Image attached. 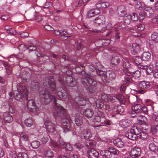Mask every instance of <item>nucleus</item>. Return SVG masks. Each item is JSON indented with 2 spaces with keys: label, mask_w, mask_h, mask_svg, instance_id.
Here are the masks:
<instances>
[{
  "label": "nucleus",
  "mask_w": 158,
  "mask_h": 158,
  "mask_svg": "<svg viewBox=\"0 0 158 158\" xmlns=\"http://www.w3.org/2000/svg\"><path fill=\"white\" fill-rule=\"evenodd\" d=\"M84 64H79V67L76 68V71L79 70V68L81 70V73L83 76L81 79V84L87 89L90 93H93L94 91V87L97 85L96 81L94 80L92 77L88 75L83 70L85 69Z\"/></svg>",
  "instance_id": "1"
},
{
  "label": "nucleus",
  "mask_w": 158,
  "mask_h": 158,
  "mask_svg": "<svg viewBox=\"0 0 158 158\" xmlns=\"http://www.w3.org/2000/svg\"><path fill=\"white\" fill-rule=\"evenodd\" d=\"M53 114L55 118L62 120V126L64 129V132L66 133L69 131V129L71 127V120L63 107H61L59 110H54Z\"/></svg>",
  "instance_id": "2"
},
{
  "label": "nucleus",
  "mask_w": 158,
  "mask_h": 158,
  "mask_svg": "<svg viewBox=\"0 0 158 158\" xmlns=\"http://www.w3.org/2000/svg\"><path fill=\"white\" fill-rule=\"evenodd\" d=\"M39 95L42 103L44 105L48 104L52 101H53L54 104L52 109L53 114L54 110H59L61 107H62L58 103L59 100L47 90H42L40 91Z\"/></svg>",
  "instance_id": "3"
},
{
  "label": "nucleus",
  "mask_w": 158,
  "mask_h": 158,
  "mask_svg": "<svg viewBox=\"0 0 158 158\" xmlns=\"http://www.w3.org/2000/svg\"><path fill=\"white\" fill-rule=\"evenodd\" d=\"M95 66L97 73L101 77L102 80H105L106 82H109L115 78L116 74L114 72L109 71L105 72L101 70V69L102 67L99 63H97Z\"/></svg>",
  "instance_id": "4"
},
{
  "label": "nucleus",
  "mask_w": 158,
  "mask_h": 158,
  "mask_svg": "<svg viewBox=\"0 0 158 158\" xmlns=\"http://www.w3.org/2000/svg\"><path fill=\"white\" fill-rule=\"evenodd\" d=\"M10 100H12L13 97L17 100H21L23 97H27L28 95V92L27 88L24 86H19L17 90L14 91L13 93L10 92L9 94Z\"/></svg>",
  "instance_id": "5"
},
{
  "label": "nucleus",
  "mask_w": 158,
  "mask_h": 158,
  "mask_svg": "<svg viewBox=\"0 0 158 158\" xmlns=\"http://www.w3.org/2000/svg\"><path fill=\"white\" fill-rule=\"evenodd\" d=\"M88 99L81 96H78L75 98L74 101L72 102L70 99V98L68 97V102L71 103L74 107H78L79 105L84 106L86 104Z\"/></svg>",
  "instance_id": "6"
},
{
  "label": "nucleus",
  "mask_w": 158,
  "mask_h": 158,
  "mask_svg": "<svg viewBox=\"0 0 158 158\" xmlns=\"http://www.w3.org/2000/svg\"><path fill=\"white\" fill-rule=\"evenodd\" d=\"M138 85L139 89L137 92L140 94H144L151 87L150 83L146 81H139Z\"/></svg>",
  "instance_id": "7"
},
{
  "label": "nucleus",
  "mask_w": 158,
  "mask_h": 158,
  "mask_svg": "<svg viewBox=\"0 0 158 158\" xmlns=\"http://www.w3.org/2000/svg\"><path fill=\"white\" fill-rule=\"evenodd\" d=\"M43 84L46 87L47 89L51 91H54L56 88L55 81L52 77L44 80Z\"/></svg>",
  "instance_id": "8"
},
{
  "label": "nucleus",
  "mask_w": 158,
  "mask_h": 158,
  "mask_svg": "<svg viewBox=\"0 0 158 158\" xmlns=\"http://www.w3.org/2000/svg\"><path fill=\"white\" fill-rule=\"evenodd\" d=\"M76 131L80 134V137L82 139H89L92 136V134L90 129L83 130L82 128L80 127L78 129H77Z\"/></svg>",
  "instance_id": "9"
},
{
  "label": "nucleus",
  "mask_w": 158,
  "mask_h": 158,
  "mask_svg": "<svg viewBox=\"0 0 158 158\" xmlns=\"http://www.w3.org/2000/svg\"><path fill=\"white\" fill-rule=\"evenodd\" d=\"M58 80L62 85H64L65 82L68 85L71 87L74 86L76 84L75 79L71 76L66 77L65 79V81L64 78L60 77H59Z\"/></svg>",
  "instance_id": "10"
},
{
  "label": "nucleus",
  "mask_w": 158,
  "mask_h": 158,
  "mask_svg": "<svg viewBox=\"0 0 158 158\" xmlns=\"http://www.w3.org/2000/svg\"><path fill=\"white\" fill-rule=\"evenodd\" d=\"M101 98L102 101L106 102H114L116 101L115 97H111L110 95L103 93L101 94Z\"/></svg>",
  "instance_id": "11"
},
{
  "label": "nucleus",
  "mask_w": 158,
  "mask_h": 158,
  "mask_svg": "<svg viewBox=\"0 0 158 158\" xmlns=\"http://www.w3.org/2000/svg\"><path fill=\"white\" fill-rule=\"evenodd\" d=\"M44 124L45 128L48 132L53 133L55 131L56 126L51 121L47 120Z\"/></svg>",
  "instance_id": "12"
},
{
  "label": "nucleus",
  "mask_w": 158,
  "mask_h": 158,
  "mask_svg": "<svg viewBox=\"0 0 158 158\" xmlns=\"http://www.w3.org/2000/svg\"><path fill=\"white\" fill-rule=\"evenodd\" d=\"M135 9L138 10H151L152 9L151 7L146 6L143 2L141 1L135 2Z\"/></svg>",
  "instance_id": "13"
},
{
  "label": "nucleus",
  "mask_w": 158,
  "mask_h": 158,
  "mask_svg": "<svg viewBox=\"0 0 158 158\" xmlns=\"http://www.w3.org/2000/svg\"><path fill=\"white\" fill-rule=\"evenodd\" d=\"M141 153V150L139 147L133 148L130 152V156L132 158H136L139 156Z\"/></svg>",
  "instance_id": "14"
},
{
  "label": "nucleus",
  "mask_w": 158,
  "mask_h": 158,
  "mask_svg": "<svg viewBox=\"0 0 158 158\" xmlns=\"http://www.w3.org/2000/svg\"><path fill=\"white\" fill-rule=\"evenodd\" d=\"M93 22L95 25L102 26L105 23V17L103 15H100L94 19Z\"/></svg>",
  "instance_id": "15"
},
{
  "label": "nucleus",
  "mask_w": 158,
  "mask_h": 158,
  "mask_svg": "<svg viewBox=\"0 0 158 158\" xmlns=\"http://www.w3.org/2000/svg\"><path fill=\"white\" fill-rule=\"evenodd\" d=\"M57 93L58 97L61 99L66 98L67 96V93L62 87H59L57 89Z\"/></svg>",
  "instance_id": "16"
},
{
  "label": "nucleus",
  "mask_w": 158,
  "mask_h": 158,
  "mask_svg": "<svg viewBox=\"0 0 158 158\" xmlns=\"http://www.w3.org/2000/svg\"><path fill=\"white\" fill-rule=\"evenodd\" d=\"M27 108L31 112H34L36 110V106L33 100L29 99L28 100Z\"/></svg>",
  "instance_id": "17"
},
{
  "label": "nucleus",
  "mask_w": 158,
  "mask_h": 158,
  "mask_svg": "<svg viewBox=\"0 0 158 158\" xmlns=\"http://www.w3.org/2000/svg\"><path fill=\"white\" fill-rule=\"evenodd\" d=\"M130 64L128 61H124L123 63V72L128 75H131L132 73L131 69L130 68Z\"/></svg>",
  "instance_id": "18"
},
{
  "label": "nucleus",
  "mask_w": 158,
  "mask_h": 158,
  "mask_svg": "<svg viewBox=\"0 0 158 158\" xmlns=\"http://www.w3.org/2000/svg\"><path fill=\"white\" fill-rule=\"evenodd\" d=\"M87 155L89 158H97L99 155V154L94 149L91 148L89 149L87 151Z\"/></svg>",
  "instance_id": "19"
},
{
  "label": "nucleus",
  "mask_w": 158,
  "mask_h": 158,
  "mask_svg": "<svg viewBox=\"0 0 158 158\" xmlns=\"http://www.w3.org/2000/svg\"><path fill=\"white\" fill-rule=\"evenodd\" d=\"M3 118L4 122L6 123H10L13 121L12 116L7 112L4 113L3 115Z\"/></svg>",
  "instance_id": "20"
},
{
  "label": "nucleus",
  "mask_w": 158,
  "mask_h": 158,
  "mask_svg": "<svg viewBox=\"0 0 158 158\" xmlns=\"http://www.w3.org/2000/svg\"><path fill=\"white\" fill-rule=\"evenodd\" d=\"M109 6V4L107 2H100L97 3L96 4V9H103L107 8Z\"/></svg>",
  "instance_id": "21"
},
{
  "label": "nucleus",
  "mask_w": 158,
  "mask_h": 158,
  "mask_svg": "<svg viewBox=\"0 0 158 158\" xmlns=\"http://www.w3.org/2000/svg\"><path fill=\"white\" fill-rule=\"evenodd\" d=\"M141 108H142V106L139 104H136L132 106H131L132 110L135 112L134 115H133L132 116H135L137 115V113L141 112L142 110Z\"/></svg>",
  "instance_id": "22"
},
{
  "label": "nucleus",
  "mask_w": 158,
  "mask_h": 158,
  "mask_svg": "<svg viewBox=\"0 0 158 158\" xmlns=\"http://www.w3.org/2000/svg\"><path fill=\"white\" fill-rule=\"evenodd\" d=\"M138 123L142 125H146L148 122V120L146 117L144 116L140 115L137 118Z\"/></svg>",
  "instance_id": "23"
},
{
  "label": "nucleus",
  "mask_w": 158,
  "mask_h": 158,
  "mask_svg": "<svg viewBox=\"0 0 158 158\" xmlns=\"http://www.w3.org/2000/svg\"><path fill=\"white\" fill-rule=\"evenodd\" d=\"M126 136L129 139L132 140H136L137 139V135H136L132 129H131L130 131L126 133Z\"/></svg>",
  "instance_id": "24"
},
{
  "label": "nucleus",
  "mask_w": 158,
  "mask_h": 158,
  "mask_svg": "<svg viewBox=\"0 0 158 158\" xmlns=\"http://www.w3.org/2000/svg\"><path fill=\"white\" fill-rule=\"evenodd\" d=\"M113 112L115 114H119L124 111L123 107L120 105H115L112 109Z\"/></svg>",
  "instance_id": "25"
},
{
  "label": "nucleus",
  "mask_w": 158,
  "mask_h": 158,
  "mask_svg": "<svg viewBox=\"0 0 158 158\" xmlns=\"http://www.w3.org/2000/svg\"><path fill=\"white\" fill-rule=\"evenodd\" d=\"M131 53L133 55L136 54L140 51V47L137 44H133L131 46Z\"/></svg>",
  "instance_id": "26"
},
{
  "label": "nucleus",
  "mask_w": 158,
  "mask_h": 158,
  "mask_svg": "<svg viewBox=\"0 0 158 158\" xmlns=\"http://www.w3.org/2000/svg\"><path fill=\"white\" fill-rule=\"evenodd\" d=\"M92 105L95 107V108L97 107L98 109L101 110L103 108L104 106V104L101 102L100 100L98 99H97L96 100L92 102Z\"/></svg>",
  "instance_id": "27"
},
{
  "label": "nucleus",
  "mask_w": 158,
  "mask_h": 158,
  "mask_svg": "<svg viewBox=\"0 0 158 158\" xmlns=\"http://www.w3.org/2000/svg\"><path fill=\"white\" fill-rule=\"evenodd\" d=\"M75 121L76 125L80 127L83 124L82 118L78 114H76L75 115Z\"/></svg>",
  "instance_id": "28"
},
{
  "label": "nucleus",
  "mask_w": 158,
  "mask_h": 158,
  "mask_svg": "<svg viewBox=\"0 0 158 158\" xmlns=\"http://www.w3.org/2000/svg\"><path fill=\"white\" fill-rule=\"evenodd\" d=\"M19 48L20 49L22 48V50L23 51H25L27 49H28L30 51L35 50L36 49L35 47L34 46L31 45L27 46L24 44H21L19 45Z\"/></svg>",
  "instance_id": "29"
},
{
  "label": "nucleus",
  "mask_w": 158,
  "mask_h": 158,
  "mask_svg": "<svg viewBox=\"0 0 158 158\" xmlns=\"http://www.w3.org/2000/svg\"><path fill=\"white\" fill-rule=\"evenodd\" d=\"M114 145L119 148H123L124 146V143L123 142L119 139H115L113 141Z\"/></svg>",
  "instance_id": "30"
},
{
  "label": "nucleus",
  "mask_w": 158,
  "mask_h": 158,
  "mask_svg": "<svg viewBox=\"0 0 158 158\" xmlns=\"http://www.w3.org/2000/svg\"><path fill=\"white\" fill-rule=\"evenodd\" d=\"M110 62L112 64L117 65L120 62V59L119 57L116 55H113L110 60Z\"/></svg>",
  "instance_id": "31"
},
{
  "label": "nucleus",
  "mask_w": 158,
  "mask_h": 158,
  "mask_svg": "<svg viewBox=\"0 0 158 158\" xmlns=\"http://www.w3.org/2000/svg\"><path fill=\"white\" fill-rule=\"evenodd\" d=\"M93 114L94 111L91 109H87L83 112V115L88 118H91Z\"/></svg>",
  "instance_id": "32"
},
{
  "label": "nucleus",
  "mask_w": 158,
  "mask_h": 158,
  "mask_svg": "<svg viewBox=\"0 0 158 158\" xmlns=\"http://www.w3.org/2000/svg\"><path fill=\"white\" fill-rule=\"evenodd\" d=\"M119 124L122 127L125 128L129 126L131 123L127 120L124 119L121 121L119 123Z\"/></svg>",
  "instance_id": "33"
},
{
  "label": "nucleus",
  "mask_w": 158,
  "mask_h": 158,
  "mask_svg": "<svg viewBox=\"0 0 158 158\" xmlns=\"http://www.w3.org/2000/svg\"><path fill=\"white\" fill-rule=\"evenodd\" d=\"M142 60V59L141 58V57H140L138 56H135L133 58L132 62L138 66V65H139L141 64H143Z\"/></svg>",
  "instance_id": "34"
},
{
  "label": "nucleus",
  "mask_w": 158,
  "mask_h": 158,
  "mask_svg": "<svg viewBox=\"0 0 158 158\" xmlns=\"http://www.w3.org/2000/svg\"><path fill=\"white\" fill-rule=\"evenodd\" d=\"M151 57V54L148 52H143L141 56V58L144 61H148Z\"/></svg>",
  "instance_id": "35"
},
{
  "label": "nucleus",
  "mask_w": 158,
  "mask_h": 158,
  "mask_svg": "<svg viewBox=\"0 0 158 158\" xmlns=\"http://www.w3.org/2000/svg\"><path fill=\"white\" fill-rule=\"evenodd\" d=\"M100 154L103 158H110L111 156V154L108 150H102L100 152Z\"/></svg>",
  "instance_id": "36"
},
{
  "label": "nucleus",
  "mask_w": 158,
  "mask_h": 158,
  "mask_svg": "<svg viewBox=\"0 0 158 158\" xmlns=\"http://www.w3.org/2000/svg\"><path fill=\"white\" fill-rule=\"evenodd\" d=\"M124 78L122 81L123 84H125L127 83L130 82L131 81V75H128L126 73H124Z\"/></svg>",
  "instance_id": "37"
},
{
  "label": "nucleus",
  "mask_w": 158,
  "mask_h": 158,
  "mask_svg": "<svg viewBox=\"0 0 158 158\" xmlns=\"http://www.w3.org/2000/svg\"><path fill=\"white\" fill-rule=\"evenodd\" d=\"M20 139L24 141L28 140L29 137L28 135L24 132H20L19 133Z\"/></svg>",
  "instance_id": "38"
},
{
  "label": "nucleus",
  "mask_w": 158,
  "mask_h": 158,
  "mask_svg": "<svg viewBox=\"0 0 158 158\" xmlns=\"http://www.w3.org/2000/svg\"><path fill=\"white\" fill-rule=\"evenodd\" d=\"M116 99H117L120 102L121 104H124L126 102V99L124 96L123 95L119 94L117 95L116 96V97H115Z\"/></svg>",
  "instance_id": "39"
},
{
  "label": "nucleus",
  "mask_w": 158,
  "mask_h": 158,
  "mask_svg": "<svg viewBox=\"0 0 158 158\" xmlns=\"http://www.w3.org/2000/svg\"><path fill=\"white\" fill-rule=\"evenodd\" d=\"M122 16L126 17L129 19H131L134 20L137 19V15L134 13H133L131 15L126 14L124 15H122Z\"/></svg>",
  "instance_id": "40"
},
{
  "label": "nucleus",
  "mask_w": 158,
  "mask_h": 158,
  "mask_svg": "<svg viewBox=\"0 0 158 158\" xmlns=\"http://www.w3.org/2000/svg\"><path fill=\"white\" fill-rule=\"evenodd\" d=\"M96 12L94 10H88L86 13V16L88 18H91L95 15H97L99 13L100 10H97Z\"/></svg>",
  "instance_id": "41"
},
{
  "label": "nucleus",
  "mask_w": 158,
  "mask_h": 158,
  "mask_svg": "<svg viewBox=\"0 0 158 158\" xmlns=\"http://www.w3.org/2000/svg\"><path fill=\"white\" fill-rule=\"evenodd\" d=\"M129 102L132 105V106L136 104L137 102V97L135 95H132L129 98Z\"/></svg>",
  "instance_id": "42"
},
{
  "label": "nucleus",
  "mask_w": 158,
  "mask_h": 158,
  "mask_svg": "<svg viewBox=\"0 0 158 158\" xmlns=\"http://www.w3.org/2000/svg\"><path fill=\"white\" fill-rule=\"evenodd\" d=\"M61 39L63 40H66L68 37L71 36L70 35L65 31H62L61 33Z\"/></svg>",
  "instance_id": "43"
},
{
  "label": "nucleus",
  "mask_w": 158,
  "mask_h": 158,
  "mask_svg": "<svg viewBox=\"0 0 158 158\" xmlns=\"http://www.w3.org/2000/svg\"><path fill=\"white\" fill-rule=\"evenodd\" d=\"M139 139L145 140L148 138V133L144 131H142L139 135H138Z\"/></svg>",
  "instance_id": "44"
},
{
  "label": "nucleus",
  "mask_w": 158,
  "mask_h": 158,
  "mask_svg": "<svg viewBox=\"0 0 158 158\" xmlns=\"http://www.w3.org/2000/svg\"><path fill=\"white\" fill-rule=\"evenodd\" d=\"M151 133L153 135L158 134V125L152 126Z\"/></svg>",
  "instance_id": "45"
},
{
  "label": "nucleus",
  "mask_w": 158,
  "mask_h": 158,
  "mask_svg": "<svg viewBox=\"0 0 158 158\" xmlns=\"http://www.w3.org/2000/svg\"><path fill=\"white\" fill-rule=\"evenodd\" d=\"M24 123L27 126L30 127L33 124V121L31 118H29L25 120Z\"/></svg>",
  "instance_id": "46"
},
{
  "label": "nucleus",
  "mask_w": 158,
  "mask_h": 158,
  "mask_svg": "<svg viewBox=\"0 0 158 158\" xmlns=\"http://www.w3.org/2000/svg\"><path fill=\"white\" fill-rule=\"evenodd\" d=\"M149 148L150 151L156 152V151H157L158 147L154 143H152L149 144Z\"/></svg>",
  "instance_id": "47"
},
{
  "label": "nucleus",
  "mask_w": 158,
  "mask_h": 158,
  "mask_svg": "<svg viewBox=\"0 0 158 158\" xmlns=\"http://www.w3.org/2000/svg\"><path fill=\"white\" fill-rule=\"evenodd\" d=\"M131 129L136 135H139V134H140L142 132L141 129L138 127H134ZM138 136H137V138H138Z\"/></svg>",
  "instance_id": "48"
},
{
  "label": "nucleus",
  "mask_w": 158,
  "mask_h": 158,
  "mask_svg": "<svg viewBox=\"0 0 158 158\" xmlns=\"http://www.w3.org/2000/svg\"><path fill=\"white\" fill-rule=\"evenodd\" d=\"M131 72L132 73L131 74V75H132L133 77L135 79L138 78L140 76V73L139 70H136L135 71H133L131 70Z\"/></svg>",
  "instance_id": "49"
},
{
  "label": "nucleus",
  "mask_w": 158,
  "mask_h": 158,
  "mask_svg": "<svg viewBox=\"0 0 158 158\" xmlns=\"http://www.w3.org/2000/svg\"><path fill=\"white\" fill-rule=\"evenodd\" d=\"M46 134H45L41 138V141L43 144H45L48 140L49 136L46 132Z\"/></svg>",
  "instance_id": "50"
},
{
  "label": "nucleus",
  "mask_w": 158,
  "mask_h": 158,
  "mask_svg": "<svg viewBox=\"0 0 158 158\" xmlns=\"http://www.w3.org/2000/svg\"><path fill=\"white\" fill-rule=\"evenodd\" d=\"M40 145V143L38 141H34L31 143L32 147L35 149L37 148Z\"/></svg>",
  "instance_id": "51"
},
{
  "label": "nucleus",
  "mask_w": 158,
  "mask_h": 158,
  "mask_svg": "<svg viewBox=\"0 0 158 158\" xmlns=\"http://www.w3.org/2000/svg\"><path fill=\"white\" fill-rule=\"evenodd\" d=\"M151 38L152 40L156 42H158V33L154 32L152 35Z\"/></svg>",
  "instance_id": "52"
},
{
  "label": "nucleus",
  "mask_w": 158,
  "mask_h": 158,
  "mask_svg": "<svg viewBox=\"0 0 158 158\" xmlns=\"http://www.w3.org/2000/svg\"><path fill=\"white\" fill-rule=\"evenodd\" d=\"M108 149L111 154L112 153L114 155H118L119 154V151L113 147H110Z\"/></svg>",
  "instance_id": "53"
},
{
  "label": "nucleus",
  "mask_w": 158,
  "mask_h": 158,
  "mask_svg": "<svg viewBox=\"0 0 158 158\" xmlns=\"http://www.w3.org/2000/svg\"><path fill=\"white\" fill-rule=\"evenodd\" d=\"M31 87L33 89H37L39 88V84L35 81H32L31 83Z\"/></svg>",
  "instance_id": "54"
},
{
  "label": "nucleus",
  "mask_w": 158,
  "mask_h": 158,
  "mask_svg": "<svg viewBox=\"0 0 158 158\" xmlns=\"http://www.w3.org/2000/svg\"><path fill=\"white\" fill-rule=\"evenodd\" d=\"M98 116L96 117L95 118V119H97V122L101 121V117H104L105 115L101 111H98Z\"/></svg>",
  "instance_id": "55"
},
{
  "label": "nucleus",
  "mask_w": 158,
  "mask_h": 158,
  "mask_svg": "<svg viewBox=\"0 0 158 158\" xmlns=\"http://www.w3.org/2000/svg\"><path fill=\"white\" fill-rule=\"evenodd\" d=\"M45 156L48 158H52L53 156V153L52 151L50 150H47L46 152Z\"/></svg>",
  "instance_id": "56"
},
{
  "label": "nucleus",
  "mask_w": 158,
  "mask_h": 158,
  "mask_svg": "<svg viewBox=\"0 0 158 158\" xmlns=\"http://www.w3.org/2000/svg\"><path fill=\"white\" fill-rule=\"evenodd\" d=\"M153 71V67L152 65H149L147 66V68L146 70V73L147 74H149L150 73H152Z\"/></svg>",
  "instance_id": "57"
},
{
  "label": "nucleus",
  "mask_w": 158,
  "mask_h": 158,
  "mask_svg": "<svg viewBox=\"0 0 158 158\" xmlns=\"http://www.w3.org/2000/svg\"><path fill=\"white\" fill-rule=\"evenodd\" d=\"M18 158H28V156L24 152H20L18 154Z\"/></svg>",
  "instance_id": "58"
},
{
  "label": "nucleus",
  "mask_w": 158,
  "mask_h": 158,
  "mask_svg": "<svg viewBox=\"0 0 158 158\" xmlns=\"http://www.w3.org/2000/svg\"><path fill=\"white\" fill-rule=\"evenodd\" d=\"M100 41L102 42V44L104 46H106L109 45L110 43V40L109 39H103Z\"/></svg>",
  "instance_id": "59"
},
{
  "label": "nucleus",
  "mask_w": 158,
  "mask_h": 158,
  "mask_svg": "<svg viewBox=\"0 0 158 158\" xmlns=\"http://www.w3.org/2000/svg\"><path fill=\"white\" fill-rule=\"evenodd\" d=\"M152 60L154 62L158 61V54L154 52L152 53Z\"/></svg>",
  "instance_id": "60"
},
{
  "label": "nucleus",
  "mask_w": 158,
  "mask_h": 158,
  "mask_svg": "<svg viewBox=\"0 0 158 158\" xmlns=\"http://www.w3.org/2000/svg\"><path fill=\"white\" fill-rule=\"evenodd\" d=\"M52 147L53 148H60V146L58 143L56 142H53L51 143Z\"/></svg>",
  "instance_id": "61"
},
{
  "label": "nucleus",
  "mask_w": 158,
  "mask_h": 158,
  "mask_svg": "<svg viewBox=\"0 0 158 158\" xmlns=\"http://www.w3.org/2000/svg\"><path fill=\"white\" fill-rule=\"evenodd\" d=\"M7 32L9 33L10 35H15L17 34L15 30L12 29V28Z\"/></svg>",
  "instance_id": "62"
},
{
  "label": "nucleus",
  "mask_w": 158,
  "mask_h": 158,
  "mask_svg": "<svg viewBox=\"0 0 158 158\" xmlns=\"http://www.w3.org/2000/svg\"><path fill=\"white\" fill-rule=\"evenodd\" d=\"M37 56H42V57H43L44 59V61H45L46 60H48L49 59V57L48 56H44V55L43 53H42L41 52H40V53H38V54H37Z\"/></svg>",
  "instance_id": "63"
},
{
  "label": "nucleus",
  "mask_w": 158,
  "mask_h": 158,
  "mask_svg": "<svg viewBox=\"0 0 158 158\" xmlns=\"http://www.w3.org/2000/svg\"><path fill=\"white\" fill-rule=\"evenodd\" d=\"M44 28L48 31H52L54 30V28L49 25H46L44 27Z\"/></svg>",
  "instance_id": "64"
}]
</instances>
